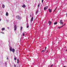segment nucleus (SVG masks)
Instances as JSON below:
<instances>
[{"mask_svg":"<svg viewBox=\"0 0 67 67\" xmlns=\"http://www.w3.org/2000/svg\"><path fill=\"white\" fill-rule=\"evenodd\" d=\"M10 51H12V52L14 53L15 52V50L14 49H12V47H10Z\"/></svg>","mask_w":67,"mask_h":67,"instance_id":"nucleus-1","label":"nucleus"},{"mask_svg":"<svg viewBox=\"0 0 67 67\" xmlns=\"http://www.w3.org/2000/svg\"><path fill=\"white\" fill-rule=\"evenodd\" d=\"M59 23H60L61 25L63 24V21L62 20H60Z\"/></svg>","mask_w":67,"mask_h":67,"instance_id":"nucleus-2","label":"nucleus"},{"mask_svg":"<svg viewBox=\"0 0 67 67\" xmlns=\"http://www.w3.org/2000/svg\"><path fill=\"white\" fill-rule=\"evenodd\" d=\"M16 28H17V26L16 25H15V26L14 27V31H16Z\"/></svg>","mask_w":67,"mask_h":67,"instance_id":"nucleus-3","label":"nucleus"},{"mask_svg":"<svg viewBox=\"0 0 67 67\" xmlns=\"http://www.w3.org/2000/svg\"><path fill=\"white\" fill-rule=\"evenodd\" d=\"M48 11L50 13H51V12H52V10L51 9H49L48 10Z\"/></svg>","mask_w":67,"mask_h":67,"instance_id":"nucleus-4","label":"nucleus"},{"mask_svg":"<svg viewBox=\"0 0 67 67\" xmlns=\"http://www.w3.org/2000/svg\"><path fill=\"white\" fill-rule=\"evenodd\" d=\"M16 18L18 19H20V16H16Z\"/></svg>","mask_w":67,"mask_h":67,"instance_id":"nucleus-5","label":"nucleus"},{"mask_svg":"<svg viewBox=\"0 0 67 67\" xmlns=\"http://www.w3.org/2000/svg\"><path fill=\"white\" fill-rule=\"evenodd\" d=\"M34 18L33 17H32V18H31V20L30 21L31 22H32V21H33V19H34Z\"/></svg>","mask_w":67,"mask_h":67,"instance_id":"nucleus-6","label":"nucleus"},{"mask_svg":"<svg viewBox=\"0 0 67 67\" xmlns=\"http://www.w3.org/2000/svg\"><path fill=\"white\" fill-rule=\"evenodd\" d=\"M47 7H46L44 8V10H47Z\"/></svg>","mask_w":67,"mask_h":67,"instance_id":"nucleus-7","label":"nucleus"},{"mask_svg":"<svg viewBox=\"0 0 67 67\" xmlns=\"http://www.w3.org/2000/svg\"><path fill=\"white\" fill-rule=\"evenodd\" d=\"M6 16H8V15H9V14L8 12H6Z\"/></svg>","mask_w":67,"mask_h":67,"instance_id":"nucleus-8","label":"nucleus"},{"mask_svg":"<svg viewBox=\"0 0 67 67\" xmlns=\"http://www.w3.org/2000/svg\"><path fill=\"white\" fill-rule=\"evenodd\" d=\"M25 4L23 5L22 6V7H23V8H25Z\"/></svg>","mask_w":67,"mask_h":67,"instance_id":"nucleus-9","label":"nucleus"},{"mask_svg":"<svg viewBox=\"0 0 67 67\" xmlns=\"http://www.w3.org/2000/svg\"><path fill=\"white\" fill-rule=\"evenodd\" d=\"M49 24H52V22L51 21H49L48 22Z\"/></svg>","mask_w":67,"mask_h":67,"instance_id":"nucleus-10","label":"nucleus"},{"mask_svg":"<svg viewBox=\"0 0 67 67\" xmlns=\"http://www.w3.org/2000/svg\"><path fill=\"white\" fill-rule=\"evenodd\" d=\"M57 24V22H55L54 23V25H56Z\"/></svg>","mask_w":67,"mask_h":67,"instance_id":"nucleus-11","label":"nucleus"},{"mask_svg":"<svg viewBox=\"0 0 67 67\" xmlns=\"http://www.w3.org/2000/svg\"><path fill=\"white\" fill-rule=\"evenodd\" d=\"M2 30V31H4V30H5V28H3Z\"/></svg>","mask_w":67,"mask_h":67,"instance_id":"nucleus-12","label":"nucleus"},{"mask_svg":"<svg viewBox=\"0 0 67 67\" xmlns=\"http://www.w3.org/2000/svg\"><path fill=\"white\" fill-rule=\"evenodd\" d=\"M62 26L61 27H58L57 28V29H60V28H62Z\"/></svg>","mask_w":67,"mask_h":67,"instance_id":"nucleus-13","label":"nucleus"},{"mask_svg":"<svg viewBox=\"0 0 67 67\" xmlns=\"http://www.w3.org/2000/svg\"><path fill=\"white\" fill-rule=\"evenodd\" d=\"M2 7H3V8H4L5 6H4V4H3Z\"/></svg>","mask_w":67,"mask_h":67,"instance_id":"nucleus-14","label":"nucleus"},{"mask_svg":"<svg viewBox=\"0 0 67 67\" xmlns=\"http://www.w3.org/2000/svg\"><path fill=\"white\" fill-rule=\"evenodd\" d=\"M1 33H2V34H4V32H3L2 31H1Z\"/></svg>","mask_w":67,"mask_h":67,"instance_id":"nucleus-15","label":"nucleus"},{"mask_svg":"<svg viewBox=\"0 0 67 67\" xmlns=\"http://www.w3.org/2000/svg\"><path fill=\"white\" fill-rule=\"evenodd\" d=\"M40 4H39L38 5V8H39L40 7Z\"/></svg>","mask_w":67,"mask_h":67,"instance_id":"nucleus-16","label":"nucleus"},{"mask_svg":"<svg viewBox=\"0 0 67 67\" xmlns=\"http://www.w3.org/2000/svg\"><path fill=\"white\" fill-rule=\"evenodd\" d=\"M38 10H37V11L36 12V14H37V13H38Z\"/></svg>","mask_w":67,"mask_h":67,"instance_id":"nucleus-17","label":"nucleus"},{"mask_svg":"<svg viewBox=\"0 0 67 67\" xmlns=\"http://www.w3.org/2000/svg\"><path fill=\"white\" fill-rule=\"evenodd\" d=\"M21 31H22V29H23V27H21Z\"/></svg>","mask_w":67,"mask_h":67,"instance_id":"nucleus-18","label":"nucleus"},{"mask_svg":"<svg viewBox=\"0 0 67 67\" xmlns=\"http://www.w3.org/2000/svg\"><path fill=\"white\" fill-rule=\"evenodd\" d=\"M53 64H52L50 66V67H53Z\"/></svg>","mask_w":67,"mask_h":67,"instance_id":"nucleus-19","label":"nucleus"},{"mask_svg":"<svg viewBox=\"0 0 67 67\" xmlns=\"http://www.w3.org/2000/svg\"><path fill=\"white\" fill-rule=\"evenodd\" d=\"M65 25V24L63 25L62 26V27H63V26H64Z\"/></svg>","mask_w":67,"mask_h":67,"instance_id":"nucleus-20","label":"nucleus"},{"mask_svg":"<svg viewBox=\"0 0 67 67\" xmlns=\"http://www.w3.org/2000/svg\"><path fill=\"white\" fill-rule=\"evenodd\" d=\"M43 1H44V0H42V3H43Z\"/></svg>","mask_w":67,"mask_h":67,"instance_id":"nucleus-21","label":"nucleus"},{"mask_svg":"<svg viewBox=\"0 0 67 67\" xmlns=\"http://www.w3.org/2000/svg\"><path fill=\"white\" fill-rule=\"evenodd\" d=\"M14 59L15 60H16V58H14Z\"/></svg>","mask_w":67,"mask_h":67,"instance_id":"nucleus-22","label":"nucleus"},{"mask_svg":"<svg viewBox=\"0 0 67 67\" xmlns=\"http://www.w3.org/2000/svg\"><path fill=\"white\" fill-rule=\"evenodd\" d=\"M14 67H16V64H14Z\"/></svg>","mask_w":67,"mask_h":67,"instance_id":"nucleus-23","label":"nucleus"},{"mask_svg":"<svg viewBox=\"0 0 67 67\" xmlns=\"http://www.w3.org/2000/svg\"><path fill=\"white\" fill-rule=\"evenodd\" d=\"M45 50H42V52H44V51H45Z\"/></svg>","mask_w":67,"mask_h":67,"instance_id":"nucleus-24","label":"nucleus"},{"mask_svg":"<svg viewBox=\"0 0 67 67\" xmlns=\"http://www.w3.org/2000/svg\"><path fill=\"white\" fill-rule=\"evenodd\" d=\"M22 35H23L24 36L25 35H24V34H23Z\"/></svg>","mask_w":67,"mask_h":67,"instance_id":"nucleus-25","label":"nucleus"},{"mask_svg":"<svg viewBox=\"0 0 67 67\" xmlns=\"http://www.w3.org/2000/svg\"><path fill=\"white\" fill-rule=\"evenodd\" d=\"M29 26L28 25L27 26V28H28V27H29Z\"/></svg>","mask_w":67,"mask_h":67,"instance_id":"nucleus-26","label":"nucleus"},{"mask_svg":"<svg viewBox=\"0 0 67 67\" xmlns=\"http://www.w3.org/2000/svg\"><path fill=\"white\" fill-rule=\"evenodd\" d=\"M56 8H55V9H54V11L53 12H54L55 10H56Z\"/></svg>","mask_w":67,"mask_h":67,"instance_id":"nucleus-27","label":"nucleus"},{"mask_svg":"<svg viewBox=\"0 0 67 67\" xmlns=\"http://www.w3.org/2000/svg\"><path fill=\"white\" fill-rule=\"evenodd\" d=\"M46 48H47V47H46L45 48V50H46Z\"/></svg>","mask_w":67,"mask_h":67,"instance_id":"nucleus-28","label":"nucleus"},{"mask_svg":"<svg viewBox=\"0 0 67 67\" xmlns=\"http://www.w3.org/2000/svg\"><path fill=\"white\" fill-rule=\"evenodd\" d=\"M17 61L19 62V59H17Z\"/></svg>","mask_w":67,"mask_h":67,"instance_id":"nucleus-29","label":"nucleus"},{"mask_svg":"<svg viewBox=\"0 0 67 67\" xmlns=\"http://www.w3.org/2000/svg\"><path fill=\"white\" fill-rule=\"evenodd\" d=\"M1 21V19H0V21Z\"/></svg>","mask_w":67,"mask_h":67,"instance_id":"nucleus-30","label":"nucleus"},{"mask_svg":"<svg viewBox=\"0 0 67 67\" xmlns=\"http://www.w3.org/2000/svg\"><path fill=\"white\" fill-rule=\"evenodd\" d=\"M8 29H9V27H8Z\"/></svg>","mask_w":67,"mask_h":67,"instance_id":"nucleus-31","label":"nucleus"},{"mask_svg":"<svg viewBox=\"0 0 67 67\" xmlns=\"http://www.w3.org/2000/svg\"><path fill=\"white\" fill-rule=\"evenodd\" d=\"M17 63H19V61H17Z\"/></svg>","mask_w":67,"mask_h":67,"instance_id":"nucleus-32","label":"nucleus"},{"mask_svg":"<svg viewBox=\"0 0 67 67\" xmlns=\"http://www.w3.org/2000/svg\"><path fill=\"white\" fill-rule=\"evenodd\" d=\"M66 16H67V13H66Z\"/></svg>","mask_w":67,"mask_h":67,"instance_id":"nucleus-33","label":"nucleus"},{"mask_svg":"<svg viewBox=\"0 0 67 67\" xmlns=\"http://www.w3.org/2000/svg\"><path fill=\"white\" fill-rule=\"evenodd\" d=\"M7 59H8V58H7Z\"/></svg>","mask_w":67,"mask_h":67,"instance_id":"nucleus-34","label":"nucleus"},{"mask_svg":"<svg viewBox=\"0 0 67 67\" xmlns=\"http://www.w3.org/2000/svg\"><path fill=\"white\" fill-rule=\"evenodd\" d=\"M63 67H66V66H64Z\"/></svg>","mask_w":67,"mask_h":67,"instance_id":"nucleus-35","label":"nucleus"},{"mask_svg":"<svg viewBox=\"0 0 67 67\" xmlns=\"http://www.w3.org/2000/svg\"><path fill=\"white\" fill-rule=\"evenodd\" d=\"M66 51H67V49L66 50Z\"/></svg>","mask_w":67,"mask_h":67,"instance_id":"nucleus-36","label":"nucleus"},{"mask_svg":"<svg viewBox=\"0 0 67 67\" xmlns=\"http://www.w3.org/2000/svg\"><path fill=\"white\" fill-rule=\"evenodd\" d=\"M48 51H47V52H48Z\"/></svg>","mask_w":67,"mask_h":67,"instance_id":"nucleus-37","label":"nucleus"}]
</instances>
